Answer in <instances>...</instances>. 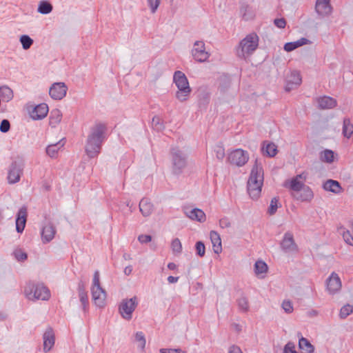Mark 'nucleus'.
I'll return each mask as SVG.
<instances>
[{"mask_svg":"<svg viewBox=\"0 0 353 353\" xmlns=\"http://www.w3.org/2000/svg\"><path fill=\"white\" fill-rule=\"evenodd\" d=\"M224 157V150L221 148L217 151V157L219 159H223Z\"/></svg>","mask_w":353,"mask_h":353,"instance_id":"nucleus-60","label":"nucleus"},{"mask_svg":"<svg viewBox=\"0 0 353 353\" xmlns=\"http://www.w3.org/2000/svg\"><path fill=\"white\" fill-rule=\"evenodd\" d=\"M321 160L326 163H332L334 159V153L330 150H325L321 153Z\"/></svg>","mask_w":353,"mask_h":353,"instance_id":"nucleus-36","label":"nucleus"},{"mask_svg":"<svg viewBox=\"0 0 353 353\" xmlns=\"http://www.w3.org/2000/svg\"><path fill=\"white\" fill-rule=\"evenodd\" d=\"M20 42L24 50H28L33 43V40L28 35L23 34L20 37Z\"/></svg>","mask_w":353,"mask_h":353,"instance_id":"nucleus-38","label":"nucleus"},{"mask_svg":"<svg viewBox=\"0 0 353 353\" xmlns=\"http://www.w3.org/2000/svg\"><path fill=\"white\" fill-rule=\"evenodd\" d=\"M67 90L64 83H54L50 88L49 94L53 99L61 100L65 96Z\"/></svg>","mask_w":353,"mask_h":353,"instance_id":"nucleus-10","label":"nucleus"},{"mask_svg":"<svg viewBox=\"0 0 353 353\" xmlns=\"http://www.w3.org/2000/svg\"><path fill=\"white\" fill-rule=\"evenodd\" d=\"M54 333L51 328H48L43 334V350L47 352L50 351L54 345Z\"/></svg>","mask_w":353,"mask_h":353,"instance_id":"nucleus-18","label":"nucleus"},{"mask_svg":"<svg viewBox=\"0 0 353 353\" xmlns=\"http://www.w3.org/2000/svg\"><path fill=\"white\" fill-rule=\"evenodd\" d=\"M14 256L19 261H23L27 259V254L21 249L17 248L14 251Z\"/></svg>","mask_w":353,"mask_h":353,"instance_id":"nucleus-41","label":"nucleus"},{"mask_svg":"<svg viewBox=\"0 0 353 353\" xmlns=\"http://www.w3.org/2000/svg\"><path fill=\"white\" fill-rule=\"evenodd\" d=\"M27 219V209L25 207L21 208L17 214L16 219V230L18 232H22L25 228Z\"/></svg>","mask_w":353,"mask_h":353,"instance_id":"nucleus-19","label":"nucleus"},{"mask_svg":"<svg viewBox=\"0 0 353 353\" xmlns=\"http://www.w3.org/2000/svg\"><path fill=\"white\" fill-rule=\"evenodd\" d=\"M248 159V152L240 148L230 152L228 155V162L239 167L244 165Z\"/></svg>","mask_w":353,"mask_h":353,"instance_id":"nucleus-8","label":"nucleus"},{"mask_svg":"<svg viewBox=\"0 0 353 353\" xmlns=\"http://www.w3.org/2000/svg\"><path fill=\"white\" fill-rule=\"evenodd\" d=\"M161 353H187L181 349H166L162 348L160 350Z\"/></svg>","mask_w":353,"mask_h":353,"instance_id":"nucleus-52","label":"nucleus"},{"mask_svg":"<svg viewBox=\"0 0 353 353\" xmlns=\"http://www.w3.org/2000/svg\"><path fill=\"white\" fill-rule=\"evenodd\" d=\"M279 201L276 198H273L272 199L271 201H270V207H269V209H268V212L270 214L272 215L274 214L276 211L278 209V207H279Z\"/></svg>","mask_w":353,"mask_h":353,"instance_id":"nucleus-44","label":"nucleus"},{"mask_svg":"<svg viewBox=\"0 0 353 353\" xmlns=\"http://www.w3.org/2000/svg\"><path fill=\"white\" fill-rule=\"evenodd\" d=\"M263 153L268 157H273L277 154V146L276 144L269 141H264L262 146Z\"/></svg>","mask_w":353,"mask_h":353,"instance_id":"nucleus-27","label":"nucleus"},{"mask_svg":"<svg viewBox=\"0 0 353 353\" xmlns=\"http://www.w3.org/2000/svg\"><path fill=\"white\" fill-rule=\"evenodd\" d=\"M220 226L223 228H228L230 226V222L228 218H223L219 221Z\"/></svg>","mask_w":353,"mask_h":353,"instance_id":"nucleus-55","label":"nucleus"},{"mask_svg":"<svg viewBox=\"0 0 353 353\" xmlns=\"http://www.w3.org/2000/svg\"><path fill=\"white\" fill-rule=\"evenodd\" d=\"M210 239L214 252L216 254L220 253L222 250V245L219 234L214 231H212L210 232Z\"/></svg>","mask_w":353,"mask_h":353,"instance_id":"nucleus-26","label":"nucleus"},{"mask_svg":"<svg viewBox=\"0 0 353 353\" xmlns=\"http://www.w3.org/2000/svg\"><path fill=\"white\" fill-rule=\"evenodd\" d=\"M148 2L152 12H155L159 6L160 0H148Z\"/></svg>","mask_w":353,"mask_h":353,"instance_id":"nucleus-49","label":"nucleus"},{"mask_svg":"<svg viewBox=\"0 0 353 353\" xmlns=\"http://www.w3.org/2000/svg\"><path fill=\"white\" fill-rule=\"evenodd\" d=\"M55 234L56 230L51 224L46 225L41 231V240L43 243H48L52 241Z\"/></svg>","mask_w":353,"mask_h":353,"instance_id":"nucleus-20","label":"nucleus"},{"mask_svg":"<svg viewBox=\"0 0 353 353\" xmlns=\"http://www.w3.org/2000/svg\"><path fill=\"white\" fill-rule=\"evenodd\" d=\"M132 267L131 265L125 267L124 269V273L126 275H130L132 273Z\"/></svg>","mask_w":353,"mask_h":353,"instance_id":"nucleus-59","label":"nucleus"},{"mask_svg":"<svg viewBox=\"0 0 353 353\" xmlns=\"http://www.w3.org/2000/svg\"><path fill=\"white\" fill-rule=\"evenodd\" d=\"M186 215L192 220H196L199 222H204L205 221V214L200 209L194 208L185 212Z\"/></svg>","mask_w":353,"mask_h":353,"instance_id":"nucleus-24","label":"nucleus"},{"mask_svg":"<svg viewBox=\"0 0 353 353\" xmlns=\"http://www.w3.org/2000/svg\"><path fill=\"white\" fill-rule=\"evenodd\" d=\"M138 239L141 243H145L151 241L152 238L150 235L142 234L139 236Z\"/></svg>","mask_w":353,"mask_h":353,"instance_id":"nucleus-54","label":"nucleus"},{"mask_svg":"<svg viewBox=\"0 0 353 353\" xmlns=\"http://www.w3.org/2000/svg\"><path fill=\"white\" fill-rule=\"evenodd\" d=\"M343 238L344 241L350 245L353 246V237L349 231H345L343 234Z\"/></svg>","mask_w":353,"mask_h":353,"instance_id":"nucleus-50","label":"nucleus"},{"mask_svg":"<svg viewBox=\"0 0 353 353\" xmlns=\"http://www.w3.org/2000/svg\"><path fill=\"white\" fill-rule=\"evenodd\" d=\"M23 293L25 296L31 301H47L50 298V292L48 288L41 284L35 285L31 282L26 283Z\"/></svg>","mask_w":353,"mask_h":353,"instance_id":"nucleus-3","label":"nucleus"},{"mask_svg":"<svg viewBox=\"0 0 353 353\" xmlns=\"http://www.w3.org/2000/svg\"><path fill=\"white\" fill-rule=\"evenodd\" d=\"M107 128L103 123H97L92 128L85 145V152L90 158L100 153L101 144L105 139Z\"/></svg>","mask_w":353,"mask_h":353,"instance_id":"nucleus-1","label":"nucleus"},{"mask_svg":"<svg viewBox=\"0 0 353 353\" xmlns=\"http://www.w3.org/2000/svg\"><path fill=\"white\" fill-rule=\"evenodd\" d=\"M179 280V277H175V276H170L168 277V281L170 283H176Z\"/></svg>","mask_w":353,"mask_h":353,"instance_id":"nucleus-58","label":"nucleus"},{"mask_svg":"<svg viewBox=\"0 0 353 353\" xmlns=\"http://www.w3.org/2000/svg\"><path fill=\"white\" fill-rule=\"evenodd\" d=\"M299 348L302 350L303 353H313L314 350V346L310 343V341L304 338L301 337L299 341Z\"/></svg>","mask_w":353,"mask_h":353,"instance_id":"nucleus-30","label":"nucleus"},{"mask_svg":"<svg viewBox=\"0 0 353 353\" xmlns=\"http://www.w3.org/2000/svg\"><path fill=\"white\" fill-rule=\"evenodd\" d=\"M281 307L283 310L288 314L292 313L294 310L292 303L289 300H284L281 304Z\"/></svg>","mask_w":353,"mask_h":353,"instance_id":"nucleus-45","label":"nucleus"},{"mask_svg":"<svg viewBox=\"0 0 353 353\" xmlns=\"http://www.w3.org/2000/svg\"><path fill=\"white\" fill-rule=\"evenodd\" d=\"M79 299L83 305V310H86V306L88 305V299L87 292L84 290L83 288H79Z\"/></svg>","mask_w":353,"mask_h":353,"instance_id":"nucleus-39","label":"nucleus"},{"mask_svg":"<svg viewBox=\"0 0 353 353\" xmlns=\"http://www.w3.org/2000/svg\"><path fill=\"white\" fill-rule=\"evenodd\" d=\"M250 11V8L248 5H243L241 8V13L243 17H245L246 13Z\"/></svg>","mask_w":353,"mask_h":353,"instance_id":"nucleus-57","label":"nucleus"},{"mask_svg":"<svg viewBox=\"0 0 353 353\" xmlns=\"http://www.w3.org/2000/svg\"><path fill=\"white\" fill-rule=\"evenodd\" d=\"M341 288V281L335 272H332L327 280V289L330 293L334 294L338 292Z\"/></svg>","mask_w":353,"mask_h":353,"instance_id":"nucleus-15","label":"nucleus"},{"mask_svg":"<svg viewBox=\"0 0 353 353\" xmlns=\"http://www.w3.org/2000/svg\"><path fill=\"white\" fill-rule=\"evenodd\" d=\"M10 122L7 119L1 121V132H6L10 130Z\"/></svg>","mask_w":353,"mask_h":353,"instance_id":"nucleus-51","label":"nucleus"},{"mask_svg":"<svg viewBox=\"0 0 353 353\" xmlns=\"http://www.w3.org/2000/svg\"><path fill=\"white\" fill-rule=\"evenodd\" d=\"M281 247L287 252L296 250L297 247L294 243L293 235L291 233L287 232L285 234L281 242Z\"/></svg>","mask_w":353,"mask_h":353,"instance_id":"nucleus-17","label":"nucleus"},{"mask_svg":"<svg viewBox=\"0 0 353 353\" xmlns=\"http://www.w3.org/2000/svg\"><path fill=\"white\" fill-rule=\"evenodd\" d=\"M135 339H136V341L139 343V346L141 349H143L145 347V343H146L143 333L141 332H137L136 335H135Z\"/></svg>","mask_w":353,"mask_h":353,"instance_id":"nucleus-43","label":"nucleus"},{"mask_svg":"<svg viewBox=\"0 0 353 353\" xmlns=\"http://www.w3.org/2000/svg\"><path fill=\"white\" fill-rule=\"evenodd\" d=\"M14 97L13 91L8 86H1V101L8 102Z\"/></svg>","mask_w":353,"mask_h":353,"instance_id":"nucleus-34","label":"nucleus"},{"mask_svg":"<svg viewBox=\"0 0 353 353\" xmlns=\"http://www.w3.org/2000/svg\"><path fill=\"white\" fill-rule=\"evenodd\" d=\"M52 4L48 1H41L39 2L37 11L40 14H47L52 12Z\"/></svg>","mask_w":353,"mask_h":353,"instance_id":"nucleus-32","label":"nucleus"},{"mask_svg":"<svg viewBox=\"0 0 353 353\" xmlns=\"http://www.w3.org/2000/svg\"><path fill=\"white\" fill-rule=\"evenodd\" d=\"M238 306L242 312H248L249 310V303L248 299L245 297H241L237 301Z\"/></svg>","mask_w":353,"mask_h":353,"instance_id":"nucleus-40","label":"nucleus"},{"mask_svg":"<svg viewBox=\"0 0 353 353\" xmlns=\"http://www.w3.org/2000/svg\"><path fill=\"white\" fill-rule=\"evenodd\" d=\"M307 178V173L303 172L300 174L292 178L288 181L285 183V187L289 188L292 193H296L300 192L301 190L304 188L305 183Z\"/></svg>","mask_w":353,"mask_h":353,"instance_id":"nucleus-9","label":"nucleus"},{"mask_svg":"<svg viewBox=\"0 0 353 353\" xmlns=\"http://www.w3.org/2000/svg\"><path fill=\"white\" fill-rule=\"evenodd\" d=\"M168 268L170 270H176V269L177 265H176L174 263H169L168 264Z\"/></svg>","mask_w":353,"mask_h":353,"instance_id":"nucleus-61","label":"nucleus"},{"mask_svg":"<svg viewBox=\"0 0 353 353\" xmlns=\"http://www.w3.org/2000/svg\"><path fill=\"white\" fill-rule=\"evenodd\" d=\"M263 179L264 174L262 165L256 161L248 181V192L252 199H256L260 196Z\"/></svg>","mask_w":353,"mask_h":353,"instance_id":"nucleus-2","label":"nucleus"},{"mask_svg":"<svg viewBox=\"0 0 353 353\" xmlns=\"http://www.w3.org/2000/svg\"><path fill=\"white\" fill-rule=\"evenodd\" d=\"M319 107L321 109H331L336 106V100L330 97H321L317 99Z\"/></svg>","mask_w":353,"mask_h":353,"instance_id":"nucleus-21","label":"nucleus"},{"mask_svg":"<svg viewBox=\"0 0 353 353\" xmlns=\"http://www.w3.org/2000/svg\"><path fill=\"white\" fill-rule=\"evenodd\" d=\"M23 174L22 168L17 163L12 164L8 171L7 181L10 184H14L19 181L21 175Z\"/></svg>","mask_w":353,"mask_h":353,"instance_id":"nucleus-14","label":"nucleus"},{"mask_svg":"<svg viewBox=\"0 0 353 353\" xmlns=\"http://www.w3.org/2000/svg\"><path fill=\"white\" fill-rule=\"evenodd\" d=\"M137 305L138 300L136 296L129 299H123L119 307V310L121 316L126 320H130L132 317V313Z\"/></svg>","mask_w":353,"mask_h":353,"instance_id":"nucleus-7","label":"nucleus"},{"mask_svg":"<svg viewBox=\"0 0 353 353\" xmlns=\"http://www.w3.org/2000/svg\"><path fill=\"white\" fill-rule=\"evenodd\" d=\"M274 23L279 28H284L286 25L285 20L283 18L274 19Z\"/></svg>","mask_w":353,"mask_h":353,"instance_id":"nucleus-53","label":"nucleus"},{"mask_svg":"<svg viewBox=\"0 0 353 353\" xmlns=\"http://www.w3.org/2000/svg\"><path fill=\"white\" fill-rule=\"evenodd\" d=\"M228 353H243V352L239 346L233 345L230 347Z\"/></svg>","mask_w":353,"mask_h":353,"instance_id":"nucleus-56","label":"nucleus"},{"mask_svg":"<svg viewBox=\"0 0 353 353\" xmlns=\"http://www.w3.org/2000/svg\"><path fill=\"white\" fill-rule=\"evenodd\" d=\"M353 311L352 306L350 305H344L340 310V316L342 319L346 318Z\"/></svg>","mask_w":353,"mask_h":353,"instance_id":"nucleus-42","label":"nucleus"},{"mask_svg":"<svg viewBox=\"0 0 353 353\" xmlns=\"http://www.w3.org/2000/svg\"><path fill=\"white\" fill-rule=\"evenodd\" d=\"M302 79L298 71H292L286 77L285 90L290 91L301 85Z\"/></svg>","mask_w":353,"mask_h":353,"instance_id":"nucleus-12","label":"nucleus"},{"mask_svg":"<svg viewBox=\"0 0 353 353\" xmlns=\"http://www.w3.org/2000/svg\"><path fill=\"white\" fill-rule=\"evenodd\" d=\"M139 209L144 216H148L152 214L153 205L148 199H143L139 203Z\"/></svg>","mask_w":353,"mask_h":353,"instance_id":"nucleus-28","label":"nucleus"},{"mask_svg":"<svg viewBox=\"0 0 353 353\" xmlns=\"http://www.w3.org/2000/svg\"><path fill=\"white\" fill-rule=\"evenodd\" d=\"M268 270L267 264L262 261H257L254 264V272L256 275L264 274Z\"/></svg>","mask_w":353,"mask_h":353,"instance_id":"nucleus-37","label":"nucleus"},{"mask_svg":"<svg viewBox=\"0 0 353 353\" xmlns=\"http://www.w3.org/2000/svg\"><path fill=\"white\" fill-rule=\"evenodd\" d=\"M91 293L93 303L96 306L103 307L105 305L106 292L101 285L99 272L98 271H96L93 275Z\"/></svg>","mask_w":353,"mask_h":353,"instance_id":"nucleus-4","label":"nucleus"},{"mask_svg":"<svg viewBox=\"0 0 353 353\" xmlns=\"http://www.w3.org/2000/svg\"><path fill=\"white\" fill-rule=\"evenodd\" d=\"M352 229H353V223H352Z\"/></svg>","mask_w":353,"mask_h":353,"instance_id":"nucleus-62","label":"nucleus"},{"mask_svg":"<svg viewBox=\"0 0 353 353\" xmlns=\"http://www.w3.org/2000/svg\"><path fill=\"white\" fill-rule=\"evenodd\" d=\"M48 106L46 103H40L30 110V117L34 120H39L45 118L48 112Z\"/></svg>","mask_w":353,"mask_h":353,"instance_id":"nucleus-13","label":"nucleus"},{"mask_svg":"<svg viewBox=\"0 0 353 353\" xmlns=\"http://www.w3.org/2000/svg\"><path fill=\"white\" fill-rule=\"evenodd\" d=\"M171 246L172 250L175 252H180L181 251L182 245L179 239H174L172 242Z\"/></svg>","mask_w":353,"mask_h":353,"instance_id":"nucleus-46","label":"nucleus"},{"mask_svg":"<svg viewBox=\"0 0 353 353\" xmlns=\"http://www.w3.org/2000/svg\"><path fill=\"white\" fill-rule=\"evenodd\" d=\"M196 250L197 254L200 256H204L205 252V248L204 244L201 241H198L196 243Z\"/></svg>","mask_w":353,"mask_h":353,"instance_id":"nucleus-48","label":"nucleus"},{"mask_svg":"<svg viewBox=\"0 0 353 353\" xmlns=\"http://www.w3.org/2000/svg\"><path fill=\"white\" fill-rule=\"evenodd\" d=\"M316 10L322 16L331 13L332 8L330 4V0H317L316 3Z\"/></svg>","mask_w":353,"mask_h":353,"instance_id":"nucleus-22","label":"nucleus"},{"mask_svg":"<svg viewBox=\"0 0 353 353\" xmlns=\"http://www.w3.org/2000/svg\"><path fill=\"white\" fill-rule=\"evenodd\" d=\"M292 196L298 201L305 202L312 201L314 197V193L312 189L306 185L300 192L292 193Z\"/></svg>","mask_w":353,"mask_h":353,"instance_id":"nucleus-16","label":"nucleus"},{"mask_svg":"<svg viewBox=\"0 0 353 353\" xmlns=\"http://www.w3.org/2000/svg\"><path fill=\"white\" fill-rule=\"evenodd\" d=\"M309 43H310V41L308 39L305 38H301L296 41L286 43L284 45L283 48L286 52H291L301 46Z\"/></svg>","mask_w":353,"mask_h":353,"instance_id":"nucleus-25","label":"nucleus"},{"mask_svg":"<svg viewBox=\"0 0 353 353\" xmlns=\"http://www.w3.org/2000/svg\"><path fill=\"white\" fill-rule=\"evenodd\" d=\"M62 119V112L59 109L52 110L50 112L49 123L52 127H56Z\"/></svg>","mask_w":353,"mask_h":353,"instance_id":"nucleus-29","label":"nucleus"},{"mask_svg":"<svg viewBox=\"0 0 353 353\" xmlns=\"http://www.w3.org/2000/svg\"><path fill=\"white\" fill-rule=\"evenodd\" d=\"M325 190L333 192L334 194H339L343 191L340 183L335 180L329 179L327 180L323 185Z\"/></svg>","mask_w":353,"mask_h":353,"instance_id":"nucleus-23","label":"nucleus"},{"mask_svg":"<svg viewBox=\"0 0 353 353\" xmlns=\"http://www.w3.org/2000/svg\"><path fill=\"white\" fill-rule=\"evenodd\" d=\"M174 82L178 88L176 97L181 101H185L191 92V88L185 75L181 71H176L174 74Z\"/></svg>","mask_w":353,"mask_h":353,"instance_id":"nucleus-5","label":"nucleus"},{"mask_svg":"<svg viewBox=\"0 0 353 353\" xmlns=\"http://www.w3.org/2000/svg\"><path fill=\"white\" fill-rule=\"evenodd\" d=\"M259 37L256 33L248 34L239 43L241 56L245 57L252 54L258 48Z\"/></svg>","mask_w":353,"mask_h":353,"instance_id":"nucleus-6","label":"nucleus"},{"mask_svg":"<svg viewBox=\"0 0 353 353\" xmlns=\"http://www.w3.org/2000/svg\"><path fill=\"white\" fill-rule=\"evenodd\" d=\"M192 56L199 62L205 61L208 59L209 55L205 50V45L203 41H196L192 51Z\"/></svg>","mask_w":353,"mask_h":353,"instance_id":"nucleus-11","label":"nucleus"},{"mask_svg":"<svg viewBox=\"0 0 353 353\" xmlns=\"http://www.w3.org/2000/svg\"><path fill=\"white\" fill-rule=\"evenodd\" d=\"M63 144L57 143L48 146L46 149L47 154L52 158L57 156L59 150L63 147Z\"/></svg>","mask_w":353,"mask_h":353,"instance_id":"nucleus-35","label":"nucleus"},{"mask_svg":"<svg viewBox=\"0 0 353 353\" xmlns=\"http://www.w3.org/2000/svg\"><path fill=\"white\" fill-rule=\"evenodd\" d=\"M343 134L347 138H350L353 134V125L349 119L343 120Z\"/></svg>","mask_w":353,"mask_h":353,"instance_id":"nucleus-33","label":"nucleus"},{"mask_svg":"<svg viewBox=\"0 0 353 353\" xmlns=\"http://www.w3.org/2000/svg\"><path fill=\"white\" fill-rule=\"evenodd\" d=\"M283 353H298L296 350L295 345L292 343H288L283 349Z\"/></svg>","mask_w":353,"mask_h":353,"instance_id":"nucleus-47","label":"nucleus"},{"mask_svg":"<svg viewBox=\"0 0 353 353\" xmlns=\"http://www.w3.org/2000/svg\"><path fill=\"white\" fill-rule=\"evenodd\" d=\"M174 167L176 170H180L185 167V160L180 152H175L173 154Z\"/></svg>","mask_w":353,"mask_h":353,"instance_id":"nucleus-31","label":"nucleus"}]
</instances>
